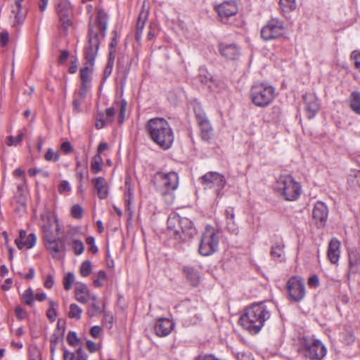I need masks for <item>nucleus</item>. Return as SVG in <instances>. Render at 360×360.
Segmentation results:
<instances>
[{"mask_svg": "<svg viewBox=\"0 0 360 360\" xmlns=\"http://www.w3.org/2000/svg\"><path fill=\"white\" fill-rule=\"evenodd\" d=\"M146 130L151 139L164 150L169 149L174 141V132L164 118H152L146 124Z\"/></svg>", "mask_w": 360, "mask_h": 360, "instance_id": "nucleus-2", "label": "nucleus"}, {"mask_svg": "<svg viewBox=\"0 0 360 360\" xmlns=\"http://www.w3.org/2000/svg\"><path fill=\"white\" fill-rule=\"evenodd\" d=\"M147 18H148L147 13H140L139 18H138V21H137V25H136V32H139V33L143 32L144 25H145V22L147 20Z\"/></svg>", "mask_w": 360, "mask_h": 360, "instance_id": "nucleus-37", "label": "nucleus"}, {"mask_svg": "<svg viewBox=\"0 0 360 360\" xmlns=\"http://www.w3.org/2000/svg\"><path fill=\"white\" fill-rule=\"evenodd\" d=\"M37 241V236L34 233L29 234L27 238L22 241L23 248H26L27 249L32 248Z\"/></svg>", "mask_w": 360, "mask_h": 360, "instance_id": "nucleus-34", "label": "nucleus"}, {"mask_svg": "<svg viewBox=\"0 0 360 360\" xmlns=\"http://www.w3.org/2000/svg\"><path fill=\"white\" fill-rule=\"evenodd\" d=\"M108 19V15L103 10L100 9L95 22H89L88 44L84 51L86 62L84 67L80 70V78L84 86L85 84H89L91 81V73L100 45L99 35L105 36Z\"/></svg>", "mask_w": 360, "mask_h": 360, "instance_id": "nucleus-1", "label": "nucleus"}, {"mask_svg": "<svg viewBox=\"0 0 360 360\" xmlns=\"http://www.w3.org/2000/svg\"><path fill=\"white\" fill-rule=\"evenodd\" d=\"M279 5L283 12L294 11L296 7V0H279Z\"/></svg>", "mask_w": 360, "mask_h": 360, "instance_id": "nucleus-30", "label": "nucleus"}, {"mask_svg": "<svg viewBox=\"0 0 360 360\" xmlns=\"http://www.w3.org/2000/svg\"><path fill=\"white\" fill-rule=\"evenodd\" d=\"M45 159L47 161L57 162L59 160V154L55 153L51 148H49L45 154Z\"/></svg>", "mask_w": 360, "mask_h": 360, "instance_id": "nucleus-46", "label": "nucleus"}, {"mask_svg": "<svg viewBox=\"0 0 360 360\" xmlns=\"http://www.w3.org/2000/svg\"><path fill=\"white\" fill-rule=\"evenodd\" d=\"M22 300L25 304L32 306L34 304L33 290L31 288L25 290L22 294Z\"/></svg>", "mask_w": 360, "mask_h": 360, "instance_id": "nucleus-33", "label": "nucleus"}, {"mask_svg": "<svg viewBox=\"0 0 360 360\" xmlns=\"http://www.w3.org/2000/svg\"><path fill=\"white\" fill-rule=\"evenodd\" d=\"M89 89V86L88 84H85L84 86H83V83L81 84V88L79 91V96L82 99H84L86 96V92Z\"/></svg>", "mask_w": 360, "mask_h": 360, "instance_id": "nucleus-59", "label": "nucleus"}, {"mask_svg": "<svg viewBox=\"0 0 360 360\" xmlns=\"http://www.w3.org/2000/svg\"><path fill=\"white\" fill-rule=\"evenodd\" d=\"M71 190V187L68 181H62L58 186V191L60 193L68 192Z\"/></svg>", "mask_w": 360, "mask_h": 360, "instance_id": "nucleus-52", "label": "nucleus"}, {"mask_svg": "<svg viewBox=\"0 0 360 360\" xmlns=\"http://www.w3.org/2000/svg\"><path fill=\"white\" fill-rule=\"evenodd\" d=\"M225 217H226V219H235V212H234V208L233 207H228L225 210Z\"/></svg>", "mask_w": 360, "mask_h": 360, "instance_id": "nucleus-58", "label": "nucleus"}, {"mask_svg": "<svg viewBox=\"0 0 360 360\" xmlns=\"http://www.w3.org/2000/svg\"><path fill=\"white\" fill-rule=\"evenodd\" d=\"M65 334H62L60 332L54 331L50 338V344L57 345L60 340H63Z\"/></svg>", "mask_w": 360, "mask_h": 360, "instance_id": "nucleus-48", "label": "nucleus"}, {"mask_svg": "<svg viewBox=\"0 0 360 360\" xmlns=\"http://www.w3.org/2000/svg\"><path fill=\"white\" fill-rule=\"evenodd\" d=\"M61 150L65 153H70L73 151V148L69 141H65L61 144Z\"/></svg>", "mask_w": 360, "mask_h": 360, "instance_id": "nucleus-54", "label": "nucleus"}, {"mask_svg": "<svg viewBox=\"0 0 360 360\" xmlns=\"http://www.w3.org/2000/svg\"><path fill=\"white\" fill-rule=\"evenodd\" d=\"M56 12L58 15L61 26L65 32H68L72 21L70 18L71 4L70 2H56Z\"/></svg>", "mask_w": 360, "mask_h": 360, "instance_id": "nucleus-12", "label": "nucleus"}, {"mask_svg": "<svg viewBox=\"0 0 360 360\" xmlns=\"http://www.w3.org/2000/svg\"><path fill=\"white\" fill-rule=\"evenodd\" d=\"M73 250L76 255H81L84 250V243L80 240H73Z\"/></svg>", "mask_w": 360, "mask_h": 360, "instance_id": "nucleus-39", "label": "nucleus"}, {"mask_svg": "<svg viewBox=\"0 0 360 360\" xmlns=\"http://www.w3.org/2000/svg\"><path fill=\"white\" fill-rule=\"evenodd\" d=\"M102 309H101L100 307L97 304L96 302H92L91 304V308L87 311V314L90 317L97 316L101 314Z\"/></svg>", "mask_w": 360, "mask_h": 360, "instance_id": "nucleus-41", "label": "nucleus"}, {"mask_svg": "<svg viewBox=\"0 0 360 360\" xmlns=\"http://www.w3.org/2000/svg\"><path fill=\"white\" fill-rule=\"evenodd\" d=\"M201 184L206 188H214L217 192V196H221V190L224 188L226 181L224 176L215 172H210L204 174L200 178Z\"/></svg>", "mask_w": 360, "mask_h": 360, "instance_id": "nucleus-9", "label": "nucleus"}, {"mask_svg": "<svg viewBox=\"0 0 360 360\" xmlns=\"http://www.w3.org/2000/svg\"><path fill=\"white\" fill-rule=\"evenodd\" d=\"M117 71L126 82L131 68V59L128 56L123 55L117 59Z\"/></svg>", "mask_w": 360, "mask_h": 360, "instance_id": "nucleus-19", "label": "nucleus"}, {"mask_svg": "<svg viewBox=\"0 0 360 360\" xmlns=\"http://www.w3.org/2000/svg\"><path fill=\"white\" fill-rule=\"evenodd\" d=\"M283 244L281 238H277L276 247H271V259L282 262L285 259Z\"/></svg>", "mask_w": 360, "mask_h": 360, "instance_id": "nucleus-24", "label": "nucleus"}, {"mask_svg": "<svg viewBox=\"0 0 360 360\" xmlns=\"http://www.w3.org/2000/svg\"><path fill=\"white\" fill-rule=\"evenodd\" d=\"M115 110L114 108H108L105 110L106 118L108 120L109 122H112V118L115 115Z\"/></svg>", "mask_w": 360, "mask_h": 360, "instance_id": "nucleus-61", "label": "nucleus"}, {"mask_svg": "<svg viewBox=\"0 0 360 360\" xmlns=\"http://www.w3.org/2000/svg\"><path fill=\"white\" fill-rule=\"evenodd\" d=\"M11 12L14 14L13 25H22L26 18L27 13L26 11H22V6L19 1L15 2V5L13 6Z\"/></svg>", "mask_w": 360, "mask_h": 360, "instance_id": "nucleus-23", "label": "nucleus"}, {"mask_svg": "<svg viewBox=\"0 0 360 360\" xmlns=\"http://www.w3.org/2000/svg\"><path fill=\"white\" fill-rule=\"evenodd\" d=\"M328 217V208L327 205L321 201L316 202L312 210L313 219L319 228L326 226Z\"/></svg>", "mask_w": 360, "mask_h": 360, "instance_id": "nucleus-15", "label": "nucleus"}, {"mask_svg": "<svg viewBox=\"0 0 360 360\" xmlns=\"http://www.w3.org/2000/svg\"><path fill=\"white\" fill-rule=\"evenodd\" d=\"M287 290L290 299L295 302H300L305 295L304 284L300 276H292L289 279Z\"/></svg>", "mask_w": 360, "mask_h": 360, "instance_id": "nucleus-11", "label": "nucleus"}, {"mask_svg": "<svg viewBox=\"0 0 360 360\" xmlns=\"http://www.w3.org/2000/svg\"><path fill=\"white\" fill-rule=\"evenodd\" d=\"M54 283L53 277L52 275H47L46 280L44 281V285L46 288L50 289L53 287Z\"/></svg>", "mask_w": 360, "mask_h": 360, "instance_id": "nucleus-57", "label": "nucleus"}, {"mask_svg": "<svg viewBox=\"0 0 360 360\" xmlns=\"http://www.w3.org/2000/svg\"><path fill=\"white\" fill-rule=\"evenodd\" d=\"M92 270L91 263L90 261L86 260L82 263L80 266V274L82 276H88Z\"/></svg>", "mask_w": 360, "mask_h": 360, "instance_id": "nucleus-35", "label": "nucleus"}, {"mask_svg": "<svg viewBox=\"0 0 360 360\" xmlns=\"http://www.w3.org/2000/svg\"><path fill=\"white\" fill-rule=\"evenodd\" d=\"M220 54L228 60H236L240 56L238 47L235 44H223L219 46Z\"/></svg>", "mask_w": 360, "mask_h": 360, "instance_id": "nucleus-17", "label": "nucleus"}, {"mask_svg": "<svg viewBox=\"0 0 360 360\" xmlns=\"http://www.w3.org/2000/svg\"><path fill=\"white\" fill-rule=\"evenodd\" d=\"M219 241V236L215 229L210 226H207L200 241L199 253L202 256L212 255L218 249Z\"/></svg>", "mask_w": 360, "mask_h": 360, "instance_id": "nucleus-8", "label": "nucleus"}, {"mask_svg": "<svg viewBox=\"0 0 360 360\" xmlns=\"http://www.w3.org/2000/svg\"><path fill=\"white\" fill-rule=\"evenodd\" d=\"M194 111H195V115L196 120H197L198 125L203 124L205 122L209 121L207 120L205 112H202V110H200V109L195 108Z\"/></svg>", "mask_w": 360, "mask_h": 360, "instance_id": "nucleus-40", "label": "nucleus"}, {"mask_svg": "<svg viewBox=\"0 0 360 360\" xmlns=\"http://www.w3.org/2000/svg\"><path fill=\"white\" fill-rule=\"evenodd\" d=\"M89 290L87 286L82 283H77L75 286V298L80 303L85 304L88 302Z\"/></svg>", "mask_w": 360, "mask_h": 360, "instance_id": "nucleus-22", "label": "nucleus"}, {"mask_svg": "<svg viewBox=\"0 0 360 360\" xmlns=\"http://www.w3.org/2000/svg\"><path fill=\"white\" fill-rule=\"evenodd\" d=\"M226 221V228L232 233L236 234L238 233V226L235 222V219H227Z\"/></svg>", "mask_w": 360, "mask_h": 360, "instance_id": "nucleus-47", "label": "nucleus"}, {"mask_svg": "<svg viewBox=\"0 0 360 360\" xmlns=\"http://www.w3.org/2000/svg\"><path fill=\"white\" fill-rule=\"evenodd\" d=\"M167 224V234L177 241L190 240L197 233L191 220L176 214H171L168 217Z\"/></svg>", "mask_w": 360, "mask_h": 360, "instance_id": "nucleus-4", "label": "nucleus"}, {"mask_svg": "<svg viewBox=\"0 0 360 360\" xmlns=\"http://www.w3.org/2000/svg\"><path fill=\"white\" fill-rule=\"evenodd\" d=\"M174 324L169 319H159L154 325V331L158 337L167 336L173 330Z\"/></svg>", "mask_w": 360, "mask_h": 360, "instance_id": "nucleus-16", "label": "nucleus"}, {"mask_svg": "<svg viewBox=\"0 0 360 360\" xmlns=\"http://www.w3.org/2000/svg\"><path fill=\"white\" fill-rule=\"evenodd\" d=\"M308 285L311 288H317L319 285V279L317 275L314 274L308 279Z\"/></svg>", "mask_w": 360, "mask_h": 360, "instance_id": "nucleus-51", "label": "nucleus"}, {"mask_svg": "<svg viewBox=\"0 0 360 360\" xmlns=\"http://www.w3.org/2000/svg\"><path fill=\"white\" fill-rule=\"evenodd\" d=\"M83 209L79 205H75L71 209V214L75 219H81L82 217Z\"/></svg>", "mask_w": 360, "mask_h": 360, "instance_id": "nucleus-43", "label": "nucleus"}, {"mask_svg": "<svg viewBox=\"0 0 360 360\" xmlns=\"http://www.w3.org/2000/svg\"><path fill=\"white\" fill-rule=\"evenodd\" d=\"M340 335V340L347 345L353 344L356 339L351 327H345Z\"/></svg>", "mask_w": 360, "mask_h": 360, "instance_id": "nucleus-27", "label": "nucleus"}, {"mask_svg": "<svg viewBox=\"0 0 360 360\" xmlns=\"http://www.w3.org/2000/svg\"><path fill=\"white\" fill-rule=\"evenodd\" d=\"M16 316L19 319H23L25 317L26 311L24 309L20 307H17L15 309Z\"/></svg>", "mask_w": 360, "mask_h": 360, "instance_id": "nucleus-60", "label": "nucleus"}, {"mask_svg": "<svg viewBox=\"0 0 360 360\" xmlns=\"http://www.w3.org/2000/svg\"><path fill=\"white\" fill-rule=\"evenodd\" d=\"M351 58L354 60L356 68L360 70V52L353 51Z\"/></svg>", "mask_w": 360, "mask_h": 360, "instance_id": "nucleus-53", "label": "nucleus"}, {"mask_svg": "<svg viewBox=\"0 0 360 360\" xmlns=\"http://www.w3.org/2000/svg\"><path fill=\"white\" fill-rule=\"evenodd\" d=\"M82 310L76 304H71L70 306V311L68 312V316L70 319H80Z\"/></svg>", "mask_w": 360, "mask_h": 360, "instance_id": "nucleus-31", "label": "nucleus"}, {"mask_svg": "<svg viewBox=\"0 0 360 360\" xmlns=\"http://www.w3.org/2000/svg\"><path fill=\"white\" fill-rule=\"evenodd\" d=\"M221 21L226 23L228 19L236 15L238 11V6L234 1H226L215 6Z\"/></svg>", "mask_w": 360, "mask_h": 360, "instance_id": "nucleus-14", "label": "nucleus"}, {"mask_svg": "<svg viewBox=\"0 0 360 360\" xmlns=\"http://www.w3.org/2000/svg\"><path fill=\"white\" fill-rule=\"evenodd\" d=\"M304 111L308 119L315 117L320 109V103L316 96L313 93H307L302 96Z\"/></svg>", "mask_w": 360, "mask_h": 360, "instance_id": "nucleus-13", "label": "nucleus"}, {"mask_svg": "<svg viewBox=\"0 0 360 360\" xmlns=\"http://www.w3.org/2000/svg\"><path fill=\"white\" fill-rule=\"evenodd\" d=\"M75 355L73 352H70L66 349L63 352V360H75Z\"/></svg>", "mask_w": 360, "mask_h": 360, "instance_id": "nucleus-63", "label": "nucleus"}, {"mask_svg": "<svg viewBox=\"0 0 360 360\" xmlns=\"http://www.w3.org/2000/svg\"><path fill=\"white\" fill-rule=\"evenodd\" d=\"M46 247L51 252L53 258L57 257L59 252H65V242L60 238H57L53 240L50 241Z\"/></svg>", "mask_w": 360, "mask_h": 360, "instance_id": "nucleus-21", "label": "nucleus"}, {"mask_svg": "<svg viewBox=\"0 0 360 360\" xmlns=\"http://www.w3.org/2000/svg\"><path fill=\"white\" fill-rule=\"evenodd\" d=\"M340 243L337 238H333L330 240L328 248V257L332 264L338 263L340 253Z\"/></svg>", "mask_w": 360, "mask_h": 360, "instance_id": "nucleus-18", "label": "nucleus"}, {"mask_svg": "<svg viewBox=\"0 0 360 360\" xmlns=\"http://www.w3.org/2000/svg\"><path fill=\"white\" fill-rule=\"evenodd\" d=\"M268 311L263 302L247 307L239 319L240 325L251 334L258 333L266 320Z\"/></svg>", "mask_w": 360, "mask_h": 360, "instance_id": "nucleus-3", "label": "nucleus"}, {"mask_svg": "<svg viewBox=\"0 0 360 360\" xmlns=\"http://www.w3.org/2000/svg\"><path fill=\"white\" fill-rule=\"evenodd\" d=\"M9 40V34L8 32L4 31L0 33V41L2 46H6Z\"/></svg>", "mask_w": 360, "mask_h": 360, "instance_id": "nucleus-55", "label": "nucleus"}, {"mask_svg": "<svg viewBox=\"0 0 360 360\" xmlns=\"http://www.w3.org/2000/svg\"><path fill=\"white\" fill-rule=\"evenodd\" d=\"M250 97L256 105L266 106L270 102V87L262 84H255L251 88Z\"/></svg>", "mask_w": 360, "mask_h": 360, "instance_id": "nucleus-10", "label": "nucleus"}, {"mask_svg": "<svg viewBox=\"0 0 360 360\" xmlns=\"http://www.w3.org/2000/svg\"><path fill=\"white\" fill-rule=\"evenodd\" d=\"M103 162L101 155L96 154L92 160L91 169L93 173L97 174L101 169V163Z\"/></svg>", "mask_w": 360, "mask_h": 360, "instance_id": "nucleus-32", "label": "nucleus"}, {"mask_svg": "<svg viewBox=\"0 0 360 360\" xmlns=\"http://www.w3.org/2000/svg\"><path fill=\"white\" fill-rule=\"evenodd\" d=\"M77 360H87L88 356L82 348L77 350Z\"/></svg>", "mask_w": 360, "mask_h": 360, "instance_id": "nucleus-64", "label": "nucleus"}, {"mask_svg": "<svg viewBox=\"0 0 360 360\" xmlns=\"http://www.w3.org/2000/svg\"><path fill=\"white\" fill-rule=\"evenodd\" d=\"M22 138H23V134L22 133H20L15 137L10 136L8 137L7 144L8 146H17L18 144H19L22 141Z\"/></svg>", "mask_w": 360, "mask_h": 360, "instance_id": "nucleus-44", "label": "nucleus"}, {"mask_svg": "<svg viewBox=\"0 0 360 360\" xmlns=\"http://www.w3.org/2000/svg\"><path fill=\"white\" fill-rule=\"evenodd\" d=\"M349 106L356 114L360 115V92L353 91L349 96Z\"/></svg>", "mask_w": 360, "mask_h": 360, "instance_id": "nucleus-29", "label": "nucleus"}, {"mask_svg": "<svg viewBox=\"0 0 360 360\" xmlns=\"http://www.w3.org/2000/svg\"><path fill=\"white\" fill-rule=\"evenodd\" d=\"M283 23L278 18H271V39L277 38L283 33Z\"/></svg>", "mask_w": 360, "mask_h": 360, "instance_id": "nucleus-26", "label": "nucleus"}, {"mask_svg": "<svg viewBox=\"0 0 360 360\" xmlns=\"http://www.w3.org/2000/svg\"><path fill=\"white\" fill-rule=\"evenodd\" d=\"M101 330L102 329L100 326H94L91 328L90 333L93 338H97L99 337Z\"/></svg>", "mask_w": 360, "mask_h": 360, "instance_id": "nucleus-56", "label": "nucleus"}, {"mask_svg": "<svg viewBox=\"0 0 360 360\" xmlns=\"http://www.w3.org/2000/svg\"><path fill=\"white\" fill-rule=\"evenodd\" d=\"M95 188L97 191L100 199H105L108 195V188L105 179L103 177H97L92 180Z\"/></svg>", "mask_w": 360, "mask_h": 360, "instance_id": "nucleus-20", "label": "nucleus"}, {"mask_svg": "<svg viewBox=\"0 0 360 360\" xmlns=\"http://www.w3.org/2000/svg\"><path fill=\"white\" fill-rule=\"evenodd\" d=\"M127 103L124 101L120 102V112H119V122L122 124L124 120V115L126 112Z\"/></svg>", "mask_w": 360, "mask_h": 360, "instance_id": "nucleus-50", "label": "nucleus"}, {"mask_svg": "<svg viewBox=\"0 0 360 360\" xmlns=\"http://www.w3.org/2000/svg\"><path fill=\"white\" fill-rule=\"evenodd\" d=\"M75 282V275L72 272H68L63 279V286L65 290H69Z\"/></svg>", "mask_w": 360, "mask_h": 360, "instance_id": "nucleus-36", "label": "nucleus"}, {"mask_svg": "<svg viewBox=\"0 0 360 360\" xmlns=\"http://www.w3.org/2000/svg\"><path fill=\"white\" fill-rule=\"evenodd\" d=\"M359 261L360 255L359 252L354 250L349 252V264L351 267L357 265Z\"/></svg>", "mask_w": 360, "mask_h": 360, "instance_id": "nucleus-38", "label": "nucleus"}, {"mask_svg": "<svg viewBox=\"0 0 360 360\" xmlns=\"http://www.w3.org/2000/svg\"><path fill=\"white\" fill-rule=\"evenodd\" d=\"M275 193L288 201L296 200L300 195V184L290 175H281L273 185Z\"/></svg>", "mask_w": 360, "mask_h": 360, "instance_id": "nucleus-5", "label": "nucleus"}, {"mask_svg": "<svg viewBox=\"0 0 360 360\" xmlns=\"http://www.w3.org/2000/svg\"><path fill=\"white\" fill-rule=\"evenodd\" d=\"M27 233L24 230H20L19 232V237L15 240V243L16 244L19 250L23 249L22 241L27 238Z\"/></svg>", "mask_w": 360, "mask_h": 360, "instance_id": "nucleus-45", "label": "nucleus"}, {"mask_svg": "<svg viewBox=\"0 0 360 360\" xmlns=\"http://www.w3.org/2000/svg\"><path fill=\"white\" fill-rule=\"evenodd\" d=\"M184 274L187 280L193 286H196L199 283V275L197 271L193 267L185 266L183 269Z\"/></svg>", "mask_w": 360, "mask_h": 360, "instance_id": "nucleus-25", "label": "nucleus"}, {"mask_svg": "<svg viewBox=\"0 0 360 360\" xmlns=\"http://www.w3.org/2000/svg\"><path fill=\"white\" fill-rule=\"evenodd\" d=\"M299 352L310 360H321L327 354V349L323 342L310 336L301 338Z\"/></svg>", "mask_w": 360, "mask_h": 360, "instance_id": "nucleus-6", "label": "nucleus"}, {"mask_svg": "<svg viewBox=\"0 0 360 360\" xmlns=\"http://www.w3.org/2000/svg\"><path fill=\"white\" fill-rule=\"evenodd\" d=\"M260 35L264 41H268L270 39V24L268 22L265 26L262 27L260 32Z\"/></svg>", "mask_w": 360, "mask_h": 360, "instance_id": "nucleus-49", "label": "nucleus"}, {"mask_svg": "<svg viewBox=\"0 0 360 360\" xmlns=\"http://www.w3.org/2000/svg\"><path fill=\"white\" fill-rule=\"evenodd\" d=\"M153 181L157 189L165 195L178 188L179 175L174 172H158L154 175Z\"/></svg>", "mask_w": 360, "mask_h": 360, "instance_id": "nucleus-7", "label": "nucleus"}, {"mask_svg": "<svg viewBox=\"0 0 360 360\" xmlns=\"http://www.w3.org/2000/svg\"><path fill=\"white\" fill-rule=\"evenodd\" d=\"M69 57V52L67 50H63L60 51V56L58 58V63L62 64L65 63Z\"/></svg>", "mask_w": 360, "mask_h": 360, "instance_id": "nucleus-62", "label": "nucleus"}, {"mask_svg": "<svg viewBox=\"0 0 360 360\" xmlns=\"http://www.w3.org/2000/svg\"><path fill=\"white\" fill-rule=\"evenodd\" d=\"M67 341L71 346H76L78 345L79 340L77 338V333L74 331H70L68 334Z\"/></svg>", "mask_w": 360, "mask_h": 360, "instance_id": "nucleus-42", "label": "nucleus"}, {"mask_svg": "<svg viewBox=\"0 0 360 360\" xmlns=\"http://www.w3.org/2000/svg\"><path fill=\"white\" fill-rule=\"evenodd\" d=\"M199 127L200 129L201 138L205 141H209L213 136V129L210 121L200 124Z\"/></svg>", "mask_w": 360, "mask_h": 360, "instance_id": "nucleus-28", "label": "nucleus"}]
</instances>
